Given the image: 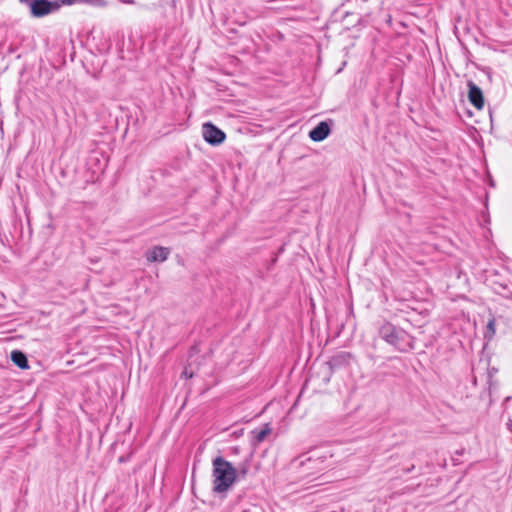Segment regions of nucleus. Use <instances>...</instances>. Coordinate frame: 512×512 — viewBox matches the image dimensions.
Masks as SVG:
<instances>
[{"instance_id":"0eeeda50","label":"nucleus","mask_w":512,"mask_h":512,"mask_svg":"<svg viewBox=\"0 0 512 512\" xmlns=\"http://www.w3.org/2000/svg\"><path fill=\"white\" fill-rule=\"evenodd\" d=\"M330 134V126L327 122L322 121L309 132V137L315 142H321Z\"/></svg>"},{"instance_id":"6e6552de","label":"nucleus","mask_w":512,"mask_h":512,"mask_svg":"<svg viewBox=\"0 0 512 512\" xmlns=\"http://www.w3.org/2000/svg\"><path fill=\"white\" fill-rule=\"evenodd\" d=\"M170 254L166 247L155 246L147 253V260L150 262H164Z\"/></svg>"},{"instance_id":"423d86ee","label":"nucleus","mask_w":512,"mask_h":512,"mask_svg":"<svg viewBox=\"0 0 512 512\" xmlns=\"http://www.w3.org/2000/svg\"><path fill=\"white\" fill-rule=\"evenodd\" d=\"M467 86L469 88L468 99L470 103L476 109L481 110L484 106V97L482 90L472 81H468Z\"/></svg>"},{"instance_id":"9d476101","label":"nucleus","mask_w":512,"mask_h":512,"mask_svg":"<svg viewBox=\"0 0 512 512\" xmlns=\"http://www.w3.org/2000/svg\"><path fill=\"white\" fill-rule=\"evenodd\" d=\"M272 429L269 424H266L264 428L260 430H254L252 433L254 434V438L257 443H261L265 440V438L271 433Z\"/></svg>"},{"instance_id":"20e7f679","label":"nucleus","mask_w":512,"mask_h":512,"mask_svg":"<svg viewBox=\"0 0 512 512\" xmlns=\"http://www.w3.org/2000/svg\"><path fill=\"white\" fill-rule=\"evenodd\" d=\"M202 136L207 143L213 146L222 144L226 139L225 133L211 122L202 125Z\"/></svg>"},{"instance_id":"f8f14e48","label":"nucleus","mask_w":512,"mask_h":512,"mask_svg":"<svg viewBox=\"0 0 512 512\" xmlns=\"http://www.w3.org/2000/svg\"><path fill=\"white\" fill-rule=\"evenodd\" d=\"M121 2L123 3H126V4H134V0H120Z\"/></svg>"},{"instance_id":"39448f33","label":"nucleus","mask_w":512,"mask_h":512,"mask_svg":"<svg viewBox=\"0 0 512 512\" xmlns=\"http://www.w3.org/2000/svg\"><path fill=\"white\" fill-rule=\"evenodd\" d=\"M59 5L48 0H35L31 4V12L36 17L45 16L56 10Z\"/></svg>"},{"instance_id":"f03ea898","label":"nucleus","mask_w":512,"mask_h":512,"mask_svg":"<svg viewBox=\"0 0 512 512\" xmlns=\"http://www.w3.org/2000/svg\"><path fill=\"white\" fill-rule=\"evenodd\" d=\"M212 490L214 493H226L235 483L237 471L233 465L223 459L216 457L212 462Z\"/></svg>"},{"instance_id":"9b49d317","label":"nucleus","mask_w":512,"mask_h":512,"mask_svg":"<svg viewBox=\"0 0 512 512\" xmlns=\"http://www.w3.org/2000/svg\"><path fill=\"white\" fill-rule=\"evenodd\" d=\"M495 319L491 318L486 326L485 338L491 340L496 333Z\"/></svg>"},{"instance_id":"1a4fd4ad","label":"nucleus","mask_w":512,"mask_h":512,"mask_svg":"<svg viewBox=\"0 0 512 512\" xmlns=\"http://www.w3.org/2000/svg\"><path fill=\"white\" fill-rule=\"evenodd\" d=\"M12 361L20 368L24 369L28 367V360L24 353L21 351H12L11 353Z\"/></svg>"},{"instance_id":"f257e3e1","label":"nucleus","mask_w":512,"mask_h":512,"mask_svg":"<svg viewBox=\"0 0 512 512\" xmlns=\"http://www.w3.org/2000/svg\"><path fill=\"white\" fill-rule=\"evenodd\" d=\"M332 453L328 449H315L299 460V475L307 482H313L324 475V471L334 465Z\"/></svg>"},{"instance_id":"7ed1b4c3","label":"nucleus","mask_w":512,"mask_h":512,"mask_svg":"<svg viewBox=\"0 0 512 512\" xmlns=\"http://www.w3.org/2000/svg\"><path fill=\"white\" fill-rule=\"evenodd\" d=\"M380 336L399 350L404 351L413 347L411 337L403 329L390 323H386L380 328Z\"/></svg>"}]
</instances>
